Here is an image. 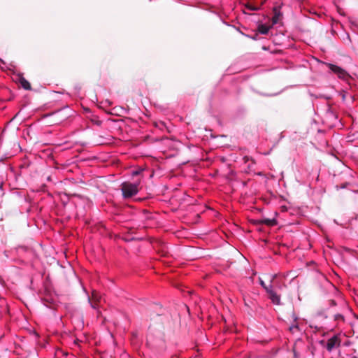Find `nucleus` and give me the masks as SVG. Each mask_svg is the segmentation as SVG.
<instances>
[{"label": "nucleus", "instance_id": "obj_4", "mask_svg": "<svg viewBox=\"0 0 358 358\" xmlns=\"http://www.w3.org/2000/svg\"><path fill=\"white\" fill-rule=\"evenodd\" d=\"M341 339L339 335H334L327 340L326 349L328 352H331L335 348L339 347Z\"/></svg>", "mask_w": 358, "mask_h": 358}, {"label": "nucleus", "instance_id": "obj_13", "mask_svg": "<svg viewBox=\"0 0 358 358\" xmlns=\"http://www.w3.org/2000/svg\"><path fill=\"white\" fill-rule=\"evenodd\" d=\"M245 36L248 37V38H251V39H252V40H255V41L257 40L258 39V36H259L257 33L255 34L252 36H250V35H247V34H245Z\"/></svg>", "mask_w": 358, "mask_h": 358}, {"label": "nucleus", "instance_id": "obj_8", "mask_svg": "<svg viewBox=\"0 0 358 358\" xmlns=\"http://www.w3.org/2000/svg\"><path fill=\"white\" fill-rule=\"evenodd\" d=\"M270 27L264 24L258 25V31L262 34H267Z\"/></svg>", "mask_w": 358, "mask_h": 358}, {"label": "nucleus", "instance_id": "obj_5", "mask_svg": "<svg viewBox=\"0 0 358 358\" xmlns=\"http://www.w3.org/2000/svg\"><path fill=\"white\" fill-rule=\"evenodd\" d=\"M19 83L24 90H30L31 89L30 83L22 75L19 76Z\"/></svg>", "mask_w": 358, "mask_h": 358}, {"label": "nucleus", "instance_id": "obj_14", "mask_svg": "<svg viewBox=\"0 0 358 358\" xmlns=\"http://www.w3.org/2000/svg\"><path fill=\"white\" fill-rule=\"evenodd\" d=\"M330 304H331V306H336V302H335V301L331 300V302H330Z\"/></svg>", "mask_w": 358, "mask_h": 358}, {"label": "nucleus", "instance_id": "obj_11", "mask_svg": "<svg viewBox=\"0 0 358 358\" xmlns=\"http://www.w3.org/2000/svg\"><path fill=\"white\" fill-rule=\"evenodd\" d=\"M296 319H297V318H296V317H294V322H295V324H292V325H291V326L289 327V330H290L291 331H294V329H299V325H298V324L296 323Z\"/></svg>", "mask_w": 358, "mask_h": 358}, {"label": "nucleus", "instance_id": "obj_3", "mask_svg": "<svg viewBox=\"0 0 358 358\" xmlns=\"http://www.w3.org/2000/svg\"><path fill=\"white\" fill-rule=\"evenodd\" d=\"M275 275H274L271 280L270 285L268 286V290L266 291V293L268 295V299L271 301V302L274 305L280 306L282 304L281 303V297L280 295L277 293V292L273 289L272 282L274 279Z\"/></svg>", "mask_w": 358, "mask_h": 358}, {"label": "nucleus", "instance_id": "obj_15", "mask_svg": "<svg viewBox=\"0 0 358 358\" xmlns=\"http://www.w3.org/2000/svg\"><path fill=\"white\" fill-rule=\"evenodd\" d=\"M310 328H315V329L318 330L320 328H318L317 326H313L312 324L310 325Z\"/></svg>", "mask_w": 358, "mask_h": 358}, {"label": "nucleus", "instance_id": "obj_10", "mask_svg": "<svg viewBox=\"0 0 358 358\" xmlns=\"http://www.w3.org/2000/svg\"><path fill=\"white\" fill-rule=\"evenodd\" d=\"M143 169H137L136 170H133L131 171V176H137L140 175L143 172Z\"/></svg>", "mask_w": 358, "mask_h": 358}, {"label": "nucleus", "instance_id": "obj_9", "mask_svg": "<svg viewBox=\"0 0 358 358\" xmlns=\"http://www.w3.org/2000/svg\"><path fill=\"white\" fill-rule=\"evenodd\" d=\"M262 223L268 225V226H275L277 224V221L275 219H264L262 221Z\"/></svg>", "mask_w": 358, "mask_h": 358}, {"label": "nucleus", "instance_id": "obj_12", "mask_svg": "<svg viewBox=\"0 0 358 358\" xmlns=\"http://www.w3.org/2000/svg\"><path fill=\"white\" fill-rule=\"evenodd\" d=\"M259 284L265 289L266 292L268 290V285H266L264 281L261 278H259Z\"/></svg>", "mask_w": 358, "mask_h": 358}, {"label": "nucleus", "instance_id": "obj_16", "mask_svg": "<svg viewBox=\"0 0 358 358\" xmlns=\"http://www.w3.org/2000/svg\"><path fill=\"white\" fill-rule=\"evenodd\" d=\"M89 302L90 303L91 306H92L93 308H96L95 305H94V304H93L92 303H91L90 299H89Z\"/></svg>", "mask_w": 358, "mask_h": 358}, {"label": "nucleus", "instance_id": "obj_2", "mask_svg": "<svg viewBox=\"0 0 358 358\" xmlns=\"http://www.w3.org/2000/svg\"><path fill=\"white\" fill-rule=\"evenodd\" d=\"M325 64L339 79L348 82L351 78L350 75L341 67L331 63H325Z\"/></svg>", "mask_w": 358, "mask_h": 358}, {"label": "nucleus", "instance_id": "obj_19", "mask_svg": "<svg viewBox=\"0 0 358 358\" xmlns=\"http://www.w3.org/2000/svg\"><path fill=\"white\" fill-rule=\"evenodd\" d=\"M282 287H285V285H280V286H279V288L280 289V288H282Z\"/></svg>", "mask_w": 358, "mask_h": 358}, {"label": "nucleus", "instance_id": "obj_7", "mask_svg": "<svg viewBox=\"0 0 358 358\" xmlns=\"http://www.w3.org/2000/svg\"><path fill=\"white\" fill-rule=\"evenodd\" d=\"M334 321L337 322V326H340L341 323L345 322V317L342 314L337 313L334 315Z\"/></svg>", "mask_w": 358, "mask_h": 358}, {"label": "nucleus", "instance_id": "obj_17", "mask_svg": "<svg viewBox=\"0 0 358 358\" xmlns=\"http://www.w3.org/2000/svg\"><path fill=\"white\" fill-rule=\"evenodd\" d=\"M250 10H257V8H255V7H252V8H250Z\"/></svg>", "mask_w": 358, "mask_h": 358}, {"label": "nucleus", "instance_id": "obj_6", "mask_svg": "<svg viewBox=\"0 0 358 358\" xmlns=\"http://www.w3.org/2000/svg\"><path fill=\"white\" fill-rule=\"evenodd\" d=\"M274 15L272 18V22L273 24H276L278 23L280 17L282 16V13L280 10H278L275 8H274Z\"/></svg>", "mask_w": 358, "mask_h": 358}, {"label": "nucleus", "instance_id": "obj_20", "mask_svg": "<svg viewBox=\"0 0 358 358\" xmlns=\"http://www.w3.org/2000/svg\"><path fill=\"white\" fill-rule=\"evenodd\" d=\"M352 358H357V357H355V356H353Z\"/></svg>", "mask_w": 358, "mask_h": 358}, {"label": "nucleus", "instance_id": "obj_18", "mask_svg": "<svg viewBox=\"0 0 358 358\" xmlns=\"http://www.w3.org/2000/svg\"><path fill=\"white\" fill-rule=\"evenodd\" d=\"M92 296H93V297L96 298V295H95L94 292H93V293H92Z\"/></svg>", "mask_w": 358, "mask_h": 358}, {"label": "nucleus", "instance_id": "obj_1", "mask_svg": "<svg viewBox=\"0 0 358 358\" xmlns=\"http://www.w3.org/2000/svg\"><path fill=\"white\" fill-rule=\"evenodd\" d=\"M140 184V181L131 183V182H123L122 184V196L124 199L131 198L133 196H135L138 192V185Z\"/></svg>", "mask_w": 358, "mask_h": 358}]
</instances>
